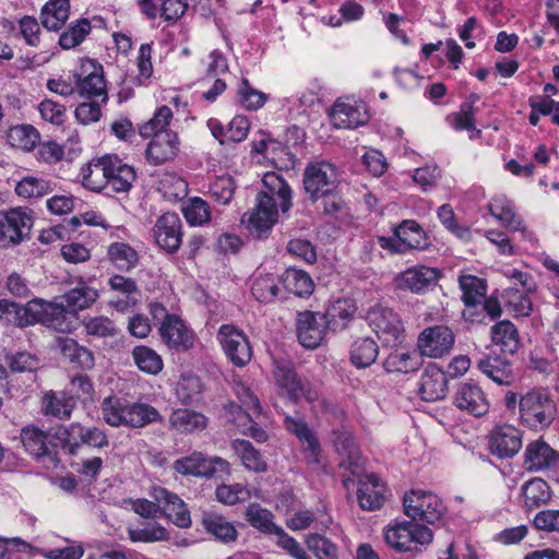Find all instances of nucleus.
<instances>
[{
    "instance_id": "nucleus-16",
    "label": "nucleus",
    "mask_w": 559,
    "mask_h": 559,
    "mask_svg": "<svg viewBox=\"0 0 559 559\" xmlns=\"http://www.w3.org/2000/svg\"><path fill=\"white\" fill-rule=\"evenodd\" d=\"M153 236L158 247L168 253H175L182 242V222L175 212L159 216L153 228Z\"/></svg>"
},
{
    "instance_id": "nucleus-23",
    "label": "nucleus",
    "mask_w": 559,
    "mask_h": 559,
    "mask_svg": "<svg viewBox=\"0 0 559 559\" xmlns=\"http://www.w3.org/2000/svg\"><path fill=\"white\" fill-rule=\"evenodd\" d=\"M297 336L306 348H317L323 341L326 326L314 312L304 311L297 316Z\"/></svg>"
},
{
    "instance_id": "nucleus-2",
    "label": "nucleus",
    "mask_w": 559,
    "mask_h": 559,
    "mask_svg": "<svg viewBox=\"0 0 559 559\" xmlns=\"http://www.w3.org/2000/svg\"><path fill=\"white\" fill-rule=\"evenodd\" d=\"M102 415L105 423L111 427L124 426L140 429L163 421V416L152 405L128 402L116 396H109L103 401Z\"/></svg>"
},
{
    "instance_id": "nucleus-43",
    "label": "nucleus",
    "mask_w": 559,
    "mask_h": 559,
    "mask_svg": "<svg viewBox=\"0 0 559 559\" xmlns=\"http://www.w3.org/2000/svg\"><path fill=\"white\" fill-rule=\"evenodd\" d=\"M282 282L289 293L299 297L309 296L313 292L314 285L310 275L296 267H288L282 276Z\"/></svg>"
},
{
    "instance_id": "nucleus-10",
    "label": "nucleus",
    "mask_w": 559,
    "mask_h": 559,
    "mask_svg": "<svg viewBox=\"0 0 559 559\" xmlns=\"http://www.w3.org/2000/svg\"><path fill=\"white\" fill-rule=\"evenodd\" d=\"M370 328L386 344L401 343L404 337V325L397 312L383 305H374L366 317Z\"/></svg>"
},
{
    "instance_id": "nucleus-37",
    "label": "nucleus",
    "mask_w": 559,
    "mask_h": 559,
    "mask_svg": "<svg viewBox=\"0 0 559 559\" xmlns=\"http://www.w3.org/2000/svg\"><path fill=\"white\" fill-rule=\"evenodd\" d=\"M356 307L348 300L335 301L324 314L320 316L328 330L333 332L346 328L348 321L353 318Z\"/></svg>"
},
{
    "instance_id": "nucleus-6",
    "label": "nucleus",
    "mask_w": 559,
    "mask_h": 559,
    "mask_svg": "<svg viewBox=\"0 0 559 559\" xmlns=\"http://www.w3.org/2000/svg\"><path fill=\"white\" fill-rule=\"evenodd\" d=\"M173 468L182 476H193L211 479L218 475L229 476L231 473L228 461L221 456H209L200 451H194L190 455L177 459Z\"/></svg>"
},
{
    "instance_id": "nucleus-4",
    "label": "nucleus",
    "mask_w": 559,
    "mask_h": 559,
    "mask_svg": "<svg viewBox=\"0 0 559 559\" xmlns=\"http://www.w3.org/2000/svg\"><path fill=\"white\" fill-rule=\"evenodd\" d=\"M386 544L399 552H421L433 539L432 531L419 523L402 521L384 532Z\"/></svg>"
},
{
    "instance_id": "nucleus-28",
    "label": "nucleus",
    "mask_w": 559,
    "mask_h": 559,
    "mask_svg": "<svg viewBox=\"0 0 559 559\" xmlns=\"http://www.w3.org/2000/svg\"><path fill=\"white\" fill-rule=\"evenodd\" d=\"M201 524L205 532L223 544L235 543L238 532L235 525L225 516L215 512H203Z\"/></svg>"
},
{
    "instance_id": "nucleus-21",
    "label": "nucleus",
    "mask_w": 559,
    "mask_h": 559,
    "mask_svg": "<svg viewBox=\"0 0 559 559\" xmlns=\"http://www.w3.org/2000/svg\"><path fill=\"white\" fill-rule=\"evenodd\" d=\"M559 461V453L542 439L530 442L524 451L523 464L528 472L552 468Z\"/></svg>"
},
{
    "instance_id": "nucleus-30",
    "label": "nucleus",
    "mask_w": 559,
    "mask_h": 559,
    "mask_svg": "<svg viewBox=\"0 0 559 559\" xmlns=\"http://www.w3.org/2000/svg\"><path fill=\"white\" fill-rule=\"evenodd\" d=\"M488 207L490 214L511 231H525L522 218L516 214L514 205L507 198H493Z\"/></svg>"
},
{
    "instance_id": "nucleus-48",
    "label": "nucleus",
    "mask_w": 559,
    "mask_h": 559,
    "mask_svg": "<svg viewBox=\"0 0 559 559\" xmlns=\"http://www.w3.org/2000/svg\"><path fill=\"white\" fill-rule=\"evenodd\" d=\"M251 293L260 302H271L280 293L278 281L272 274H259L252 280Z\"/></svg>"
},
{
    "instance_id": "nucleus-52",
    "label": "nucleus",
    "mask_w": 559,
    "mask_h": 559,
    "mask_svg": "<svg viewBox=\"0 0 559 559\" xmlns=\"http://www.w3.org/2000/svg\"><path fill=\"white\" fill-rule=\"evenodd\" d=\"M173 118V111L168 106L159 107L153 118L140 127V134L143 138H153L157 133L171 132L167 129Z\"/></svg>"
},
{
    "instance_id": "nucleus-18",
    "label": "nucleus",
    "mask_w": 559,
    "mask_h": 559,
    "mask_svg": "<svg viewBox=\"0 0 559 559\" xmlns=\"http://www.w3.org/2000/svg\"><path fill=\"white\" fill-rule=\"evenodd\" d=\"M33 218L26 210L11 209L0 218V238L12 243H20L28 236Z\"/></svg>"
},
{
    "instance_id": "nucleus-64",
    "label": "nucleus",
    "mask_w": 559,
    "mask_h": 559,
    "mask_svg": "<svg viewBox=\"0 0 559 559\" xmlns=\"http://www.w3.org/2000/svg\"><path fill=\"white\" fill-rule=\"evenodd\" d=\"M235 181L229 176L216 178L210 186V193L221 204H227L235 193Z\"/></svg>"
},
{
    "instance_id": "nucleus-14",
    "label": "nucleus",
    "mask_w": 559,
    "mask_h": 559,
    "mask_svg": "<svg viewBox=\"0 0 559 559\" xmlns=\"http://www.w3.org/2000/svg\"><path fill=\"white\" fill-rule=\"evenodd\" d=\"M452 403L460 411L475 417H481L489 411V401L486 393L477 383L472 381H463L456 384Z\"/></svg>"
},
{
    "instance_id": "nucleus-54",
    "label": "nucleus",
    "mask_w": 559,
    "mask_h": 559,
    "mask_svg": "<svg viewBox=\"0 0 559 559\" xmlns=\"http://www.w3.org/2000/svg\"><path fill=\"white\" fill-rule=\"evenodd\" d=\"M183 215L190 225L201 226L211 218L210 205L201 198H192L185 205Z\"/></svg>"
},
{
    "instance_id": "nucleus-7",
    "label": "nucleus",
    "mask_w": 559,
    "mask_h": 559,
    "mask_svg": "<svg viewBox=\"0 0 559 559\" xmlns=\"http://www.w3.org/2000/svg\"><path fill=\"white\" fill-rule=\"evenodd\" d=\"M302 183L309 200L314 203L328 192L336 191L338 187L337 170L329 162H311L304 170Z\"/></svg>"
},
{
    "instance_id": "nucleus-63",
    "label": "nucleus",
    "mask_w": 559,
    "mask_h": 559,
    "mask_svg": "<svg viewBox=\"0 0 559 559\" xmlns=\"http://www.w3.org/2000/svg\"><path fill=\"white\" fill-rule=\"evenodd\" d=\"M238 94L241 105L249 110L261 108L266 100V95L253 88L247 79L241 80Z\"/></svg>"
},
{
    "instance_id": "nucleus-20",
    "label": "nucleus",
    "mask_w": 559,
    "mask_h": 559,
    "mask_svg": "<svg viewBox=\"0 0 559 559\" xmlns=\"http://www.w3.org/2000/svg\"><path fill=\"white\" fill-rule=\"evenodd\" d=\"M522 431L512 425L498 426L490 435V452L499 459L512 457L522 448Z\"/></svg>"
},
{
    "instance_id": "nucleus-17",
    "label": "nucleus",
    "mask_w": 559,
    "mask_h": 559,
    "mask_svg": "<svg viewBox=\"0 0 559 559\" xmlns=\"http://www.w3.org/2000/svg\"><path fill=\"white\" fill-rule=\"evenodd\" d=\"M158 330L163 343L170 349L186 352L193 346L194 333L176 314L166 317Z\"/></svg>"
},
{
    "instance_id": "nucleus-24",
    "label": "nucleus",
    "mask_w": 559,
    "mask_h": 559,
    "mask_svg": "<svg viewBox=\"0 0 559 559\" xmlns=\"http://www.w3.org/2000/svg\"><path fill=\"white\" fill-rule=\"evenodd\" d=\"M385 486L374 474H367L359 479L357 499L362 510H379L384 503Z\"/></svg>"
},
{
    "instance_id": "nucleus-40",
    "label": "nucleus",
    "mask_w": 559,
    "mask_h": 559,
    "mask_svg": "<svg viewBox=\"0 0 559 559\" xmlns=\"http://www.w3.org/2000/svg\"><path fill=\"white\" fill-rule=\"evenodd\" d=\"M379 355V346L371 337H359L352 344L350 361L357 368L371 366Z\"/></svg>"
},
{
    "instance_id": "nucleus-58",
    "label": "nucleus",
    "mask_w": 559,
    "mask_h": 559,
    "mask_svg": "<svg viewBox=\"0 0 559 559\" xmlns=\"http://www.w3.org/2000/svg\"><path fill=\"white\" fill-rule=\"evenodd\" d=\"M202 393V383L197 377L181 378L176 388V395L178 400L189 405L197 402Z\"/></svg>"
},
{
    "instance_id": "nucleus-11",
    "label": "nucleus",
    "mask_w": 559,
    "mask_h": 559,
    "mask_svg": "<svg viewBox=\"0 0 559 559\" xmlns=\"http://www.w3.org/2000/svg\"><path fill=\"white\" fill-rule=\"evenodd\" d=\"M217 340L224 354L236 367H245L252 358V348L245 332L233 324L218 329Z\"/></svg>"
},
{
    "instance_id": "nucleus-34",
    "label": "nucleus",
    "mask_w": 559,
    "mask_h": 559,
    "mask_svg": "<svg viewBox=\"0 0 559 559\" xmlns=\"http://www.w3.org/2000/svg\"><path fill=\"white\" fill-rule=\"evenodd\" d=\"M394 236L400 239L407 251L412 249L424 250L429 246L426 233L415 221H403L394 228Z\"/></svg>"
},
{
    "instance_id": "nucleus-60",
    "label": "nucleus",
    "mask_w": 559,
    "mask_h": 559,
    "mask_svg": "<svg viewBox=\"0 0 559 559\" xmlns=\"http://www.w3.org/2000/svg\"><path fill=\"white\" fill-rule=\"evenodd\" d=\"M216 499L226 506H234L249 498V490L241 484L219 485L215 490Z\"/></svg>"
},
{
    "instance_id": "nucleus-41",
    "label": "nucleus",
    "mask_w": 559,
    "mask_h": 559,
    "mask_svg": "<svg viewBox=\"0 0 559 559\" xmlns=\"http://www.w3.org/2000/svg\"><path fill=\"white\" fill-rule=\"evenodd\" d=\"M525 507L528 509L539 508L551 498L549 485L542 478L535 477L522 486Z\"/></svg>"
},
{
    "instance_id": "nucleus-49",
    "label": "nucleus",
    "mask_w": 559,
    "mask_h": 559,
    "mask_svg": "<svg viewBox=\"0 0 559 559\" xmlns=\"http://www.w3.org/2000/svg\"><path fill=\"white\" fill-rule=\"evenodd\" d=\"M132 357L138 368L148 374H157L163 369L162 357L147 346H135L132 350Z\"/></svg>"
},
{
    "instance_id": "nucleus-13",
    "label": "nucleus",
    "mask_w": 559,
    "mask_h": 559,
    "mask_svg": "<svg viewBox=\"0 0 559 559\" xmlns=\"http://www.w3.org/2000/svg\"><path fill=\"white\" fill-rule=\"evenodd\" d=\"M248 215L247 228L255 238H263L277 221V207L275 200L269 193H258L255 206Z\"/></svg>"
},
{
    "instance_id": "nucleus-8",
    "label": "nucleus",
    "mask_w": 559,
    "mask_h": 559,
    "mask_svg": "<svg viewBox=\"0 0 559 559\" xmlns=\"http://www.w3.org/2000/svg\"><path fill=\"white\" fill-rule=\"evenodd\" d=\"M440 277L439 269L417 264L395 274L392 283L395 290L424 295L438 285Z\"/></svg>"
},
{
    "instance_id": "nucleus-35",
    "label": "nucleus",
    "mask_w": 559,
    "mask_h": 559,
    "mask_svg": "<svg viewBox=\"0 0 559 559\" xmlns=\"http://www.w3.org/2000/svg\"><path fill=\"white\" fill-rule=\"evenodd\" d=\"M207 423L203 414L190 409H176L169 416L170 427L181 433L202 431Z\"/></svg>"
},
{
    "instance_id": "nucleus-5",
    "label": "nucleus",
    "mask_w": 559,
    "mask_h": 559,
    "mask_svg": "<svg viewBox=\"0 0 559 559\" xmlns=\"http://www.w3.org/2000/svg\"><path fill=\"white\" fill-rule=\"evenodd\" d=\"M404 514L413 520L436 524L443 520L447 507L433 492L413 489L405 492L403 498Z\"/></svg>"
},
{
    "instance_id": "nucleus-12",
    "label": "nucleus",
    "mask_w": 559,
    "mask_h": 559,
    "mask_svg": "<svg viewBox=\"0 0 559 559\" xmlns=\"http://www.w3.org/2000/svg\"><path fill=\"white\" fill-rule=\"evenodd\" d=\"M455 335L445 325L428 326L420 332L417 338V348L420 356L441 358L453 348Z\"/></svg>"
},
{
    "instance_id": "nucleus-57",
    "label": "nucleus",
    "mask_w": 559,
    "mask_h": 559,
    "mask_svg": "<svg viewBox=\"0 0 559 559\" xmlns=\"http://www.w3.org/2000/svg\"><path fill=\"white\" fill-rule=\"evenodd\" d=\"M306 544L318 559H338L336 545L320 534L308 535Z\"/></svg>"
},
{
    "instance_id": "nucleus-47",
    "label": "nucleus",
    "mask_w": 559,
    "mask_h": 559,
    "mask_svg": "<svg viewBox=\"0 0 559 559\" xmlns=\"http://www.w3.org/2000/svg\"><path fill=\"white\" fill-rule=\"evenodd\" d=\"M465 306L480 305L487 292L486 281L474 275H462L459 278Z\"/></svg>"
},
{
    "instance_id": "nucleus-56",
    "label": "nucleus",
    "mask_w": 559,
    "mask_h": 559,
    "mask_svg": "<svg viewBox=\"0 0 559 559\" xmlns=\"http://www.w3.org/2000/svg\"><path fill=\"white\" fill-rule=\"evenodd\" d=\"M15 192L23 198H40L51 192L48 181L35 177H25L15 186Z\"/></svg>"
},
{
    "instance_id": "nucleus-44",
    "label": "nucleus",
    "mask_w": 559,
    "mask_h": 559,
    "mask_svg": "<svg viewBox=\"0 0 559 559\" xmlns=\"http://www.w3.org/2000/svg\"><path fill=\"white\" fill-rule=\"evenodd\" d=\"M127 533L133 543H156L170 539L169 532L157 522H147L142 527H128Z\"/></svg>"
},
{
    "instance_id": "nucleus-50",
    "label": "nucleus",
    "mask_w": 559,
    "mask_h": 559,
    "mask_svg": "<svg viewBox=\"0 0 559 559\" xmlns=\"http://www.w3.org/2000/svg\"><path fill=\"white\" fill-rule=\"evenodd\" d=\"M246 520L254 528L264 534H273L278 525L273 522V514L258 503H251L246 510Z\"/></svg>"
},
{
    "instance_id": "nucleus-55",
    "label": "nucleus",
    "mask_w": 559,
    "mask_h": 559,
    "mask_svg": "<svg viewBox=\"0 0 559 559\" xmlns=\"http://www.w3.org/2000/svg\"><path fill=\"white\" fill-rule=\"evenodd\" d=\"M158 190L169 200H179L187 195L188 183L173 173H165L158 183Z\"/></svg>"
},
{
    "instance_id": "nucleus-61",
    "label": "nucleus",
    "mask_w": 559,
    "mask_h": 559,
    "mask_svg": "<svg viewBox=\"0 0 559 559\" xmlns=\"http://www.w3.org/2000/svg\"><path fill=\"white\" fill-rule=\"evenodd\" d=\"M23 306L8 299H0V321L19 328L27 326Z\"/></svg>"
},
{
    "instance_id": "nucleus-62",
    "label": "nucleus",
    "mask_w": 559,
    "mask_h": 559,
    "mask_svg": "<svg viewBox=\"0 0 559 559\" xmlns=\"http://www.w3.org/2000/svg\"><path fill=\"white\" fill-rule=\"evenodd\" d=\"M45 413L59 418H69L73 408L72 399L58 396L55 393L46 394L44 397Z\"/></svg>"
},
{
    "instance_id": "nucleus-59",
    "label": "nucleus",
    "mask_w": 559,
    "mask_h": 559,
    "mask_svg": "<svg viewBox=\"0 0 559 559\" xmlns=\"http://www.w3.org/2000/svg\"><path fill=\"white\" fill-rule=\"evenodd\" d=\"M8 136L12 145L29 150L37 142L38 132L29 124H21L10 128Z\"/></svg>"
},
{
    "instance_id": "nucleus-9",
    "label": "nucleus",
    "mask_w": 559,
    "mask_h": 559,
    "mask_svg": "<svg viewBox=\"0 0 559 559\" xmlns=\"http://www.w3.org/2000/svg\"><path fill=\"white\" fill-rule=\"evenodd\" d=\"M76 93L88 99L100 98L102 104L108 100L103 66L93 60H82L80 70L74 73Z\"/></svg>"
},
{
    "instance_id": "nucleus-27",
    "label": "nucleus",
    "mask_w": 559,
    "mask_h": 559,
    "mask_svg": "<svg viewBox=\"0 0 559 559\" xmlns=\"http://www.w3.org/2000/svg\"><path fill=\"white\" fill-rule=\"evenodd\" d=\"M57 345L63 358L73 366L82 370H91L95 366V357L91 349L80 345L70 337H58Z\"/></svg>"
},
{
    "instance_id": "nucleus-36",
    "label": "nucleus",
    "mask_w": 559,
    "mask_h": 559,
    "mask_svg": "<svg viewBox=\"0 0 559 559\" xmlns=\"http://www.w3.org/2000/svg\"><path fill=\"white\" fill-rule=\"evenodd\" d=\"M109 262L121 272H129L139 263V253L123 241L111 242L107 248Z\"/></svg>"
},
{
    "instance_id": "nucleus-26",
    "label": "nucleus",
    "mask_w": 559,
    "mask_h": 559,
    "mask_svg": "<svg viewBox=\"0 0 559 559\" xmlns=\"http://www.w3.org/2000/svg\"><path fill=\"white\" fill-rule=\"evenodd\" d=\"M98 298V292L80 281L78 285L60 297V302L56 306L60 312H78L92 306Z\"/></svg>"
},
{
    "instance_id": "nucleus-3",
    "label": "nucleus",
    "mask_w": 559,
    "mask_h": 559,
    "mask_svg": "<svg viewBox=\"0 0 559 559\" xmlns=\"http://www.w3.org/2000/svg\"><path fill=\"white\" fill-rule=\"evenodd\" d=\"M272 373L278 395L286 397L293 403H297L301 399L308 402L318 400V392L308 381L302 380L296 373L292 360L283 357H274Z\"/></svg>"
},
{
    "instance_id": "nucleus-19",
    "label": "nucleus",
    "mask_w": 559,
    "mask_h": 559,
    "mask_svg": "<svg viewBox=\"0 0 559 559\" xmlns=\"http://www.w3.org/2000/svg\"><path fill=\"white\" fill-rule=\"evenodd\" d=\"M150 496L156 502L164 504V512H168V516L176 526L180 528H189L191 526L190 512L183 500L176 493L160 486H152Z\"/></svg>"
},
{
    "instance_id": "nucleus-32",
    "label": "nucleus",
    "mask_w": 559,
    "mask_h": 559,
    "mask_svg": "<svg viewBox=\"0 0 559 559\" xmlns=\"http://www.w3.org/2000/svg\"><path fill=\"white\" fill-rule=\"evenodd\" d=\"M20 437L25 451L33 455L35 459H51V451L48 444V435L44 430L35 426H26L21 429Z\"/></svg>"
},
{
    "instance_id": "nucleus-53",
    "label": "nucleus",
    "mask_w": 559,
    "mask_h": 559,
    "mask_svg": "<svg viewBox=\"0 0 559 559\" xmlns=\"http://www.w3.org/2000/svg\"><path fill=\"white\" fill-rule=\"evenodd\" d=\"M92 29L87 19H80L71 24L59 37V45L63 49H71L80 45Z\"/></svg>"
},
{
    "instance_id": "nucleus-51",
    "label": "nucleus",
    "mask_w": 559,
    "mask_h": 559,
    "mask_svg": "<svg viewBox=\"0 0 559 559\" xmlns=\"http://www.w3.org/2000/svg\"><path fill=\"white\" fill-rule=\"evenodd\" d=\"M56 437L68 449L71 455L76 454L78 450L84 443L85 427L81 424L72 423L69 426L59 427Z\"/></svg>"
},
{
    "instance_id": "nucleus-45",
    "label": "nucleus",
    "mask_w": 559,
    "mask_h": 559,
    "mask_svg": "<svg viewBox=\"0 0 559 559\" xmlns=\"http://www.w3.org/2000/svg\"><path fill=\"white\" fill-rule=\"evenodd\" d=\"M331 119L336 128L353 129L364 123L359 109L350 104L336 102L332 108Z\"/></svg>"
},
{
    "instance_id": "nucleus-42",
    "label": "nucleus",
    "mask_w": 559,
    "mask_h": 559,
    "mask_svg": "<svg viewBox=\"0 0 559 559\" xmlns=\"http://www.w3.org/2000/svg\"><path fill=\"white\" fill-rule=\"evenodd\" d=\"M262 182L267 191H262L261 193H269L273 198L276 195L281 200L280 206L282 212H288L292 207V189L282 176L270 171L263 176Z\"/></svg>"
},
{
    "instance_id": "nucleus-33",
    "label": "nucleus",
    "mask_w": 559,
    "mask_h": 559,
    "mask_svg": "<svg viewBox=\"0 0 559 559\" xmlns=\"http://www.w3.org/2000/svg\"><path fill=\"white\" fill-rule=\"evenodd\" d=\"M477 368L500 385H509L514 381L511 365L498 356H488L479 359Z\"/></svg>"
},
{
    "instance_id": "nucleus-46",
    "label": "nucleus",
    "mask_w": 559,
    "mask_h": 559,
    "mask_svg": "<svg viewBox=\"0 0 559 559\" xmlns=\"http://www.w3.org/2000/svg\"><path fill=\"white\" fill-rule=\"evenodd\" d=\"M491 340L509 353H514L519 346L518 330L509 320L500 321L491 328Z\"/></svg>"
},
{
    "instance_id": "nucleus-38",
    "label": "nucleus",
    "mask_w": 559,
    "mask_h": 559,
    "mask_svg": "<svg viewBox=\"0 0 559 559\" xmlns=\"http://www.w3.org/2000/svg\"><path fill=\"white\" fill-rule=\"evenodd\" d=\"M421 362L420 354L415 350H395L384 359L383 367L388 372L408 373L418 370Z\"/></svg>"
},
{
    "instance_id": "nucleus-31",
    "label": "nucleus",
    "mask_w": 559,
    "mask_h": 559,
    "mask_svg": "<svg viewBox=\"0 0 559 559\" xmlns=\"http://www.w3.org/2000/svg\"><path fill=\"white\" fill-rule=\"evenodd\" d=\"M109 174V155L91 160L81 169L82 185L93 191L107 187Z\"/></svg>"
},
{
    "instance_id": "nucleus-29",
    "label": "nucleus",
    "mask_w": 559,
    "mask_h": 559,
    "mask_svg": "<svg viewBox=\"0 0 559 559\" xmlns=\"http://www.w3.org/2000/svg\"><path fill=\"white\" fill-rule=\"evenodd\" d=\"M107 186L117 192H128L136 179L134 168L124 164L117 155H109Z\"/></svg>"
},
{
    "instance_id": "nucleus-15",
    "label": "nucleus",
    "mask_w": 559,
    "mask_h": 559,
    "mask_svg": "<svg viewBox=\"0 0 559 559\" xmlns=\"http://www.w3.org/2000/svg\"><path fill=\"white\" fill-rule=\"evenodd\" d=\"M285 426L289 432L295 435L301 443L305 461L312 469L319 471L324 466L321 444L316 433L307 423L292 417H286Z\"/></svg>"
},
{
    "instance_id": "nucleus-39",
    "label": "nucleus",
    "mask_w": 559,
    "mask_h": 559,
    "mask_svg": "<svg viewBox=\"0 0 559 559\" xmlns=\"http://www.w3.org/2000/svg\"><path fill=\"white\" fill-rule=\"evenodd\" d=\"M231 449L241 460L242 465L254 473H264L267 469L266 462L262 459L261 453L245 439H236L231 442Z\"/></svg>"
},
{
    "instance_id": "nucleus-25",
    "label": "nucleus",
    "mask_w": 559,
    "mask_h": 559,
    "mask_svg": "<svg viewBox=\"0 0 559 559\" xmlns=\"http://www.w3.org/2000/svg\"><path fill=\"white\" fill-rule=\"evenodd\" d=\"M178 136L175 132H162L153 136L146 148L148 163L162 165L175 158L178 153Z\"/></svg>"
},
{
    "instance_id": "nucleus-22",
    "label": "nucleus",
    "mask_w": 559,
    "mask_h": 559,
    "mask_svg": "<svg viewBox=\"0 0 559 559\" xmlns=\"http://www.w3.org/2000/svg\"><path fill=\"white\" fill-rule=\"evenodd\" d=\"M448 377L436 364H429L421 377L418 394L426 402H436L445 397Z\"/></svg>"
},
{
    "instance_id": "nucleus-1",
    "label": "nucleus",
    "mask_w": 559,
    "mask_h": 559,
    "mask_svg": "<svg viewBox=\"0 0 559 559\" xmlns=\"http://www.w3.org/2000/svg\"><path fill=\"white\" fill-rule=\"evenodd\" d=\"M504 405L512 413L518 408L522 425L535 431L549 428L557 416V404L545 388H534L520 395L507 391Z\"/></svg>"
}]
</instances>
